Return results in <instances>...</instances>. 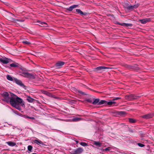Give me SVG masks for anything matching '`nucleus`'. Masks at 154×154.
<instances>
[{
  "mask_svg": "<svg viewBox=\"0 0 154 154\" xmlns=\"http://www.w3.org/2000/svg\"><path fill=\"white\" fill-rule=\"evenodd\" d=\"M10 103L11 105L15 108L17 109L20 110L21 108L19 106L18 104L16 103L15 100L13 98H11L10 100Z\"/></svg>",
  "mask_w": 154,
  "mask_h": 154,
  "instance_id": "obj_1",
  "label": "nucleus"
},
{
  "mask_svg": "<svg viewBox=\"0 0 154 154\" xmlns=\"http://www.w3.org/2000/svg\"><path fill=\"white\" fill-rule=\"evenodd\" d=\"M12 60L8 58L5 57H0V62L4 64H7L8 63L12 62Z\"/></svg>",
  "mask_w": 154,
  "mask_h": 154,
  "instance_id": "obj_2",
  "label": "nucleus"
},
{
  "mask_svg": "<svg viewBox=\"0 0 154 154\" xmlns=\"http://www.w3.org/2000/svg\"><path fill=\"white\" fill-rule=\"evenodd\" d=\"M22 75L24 77L29 79H33L35 78L34 74L29 73L28 72H23L22 73Z\"/></svg>",
  "mask_w": 154,
  "mask_h": 154,
  "instance_id": "obj_3",
  "label": "nucleus"
},
{
  "mask_svg": "<svg viewBox=\"0 0 154 154\" xmlns=\"http://www.w3.org/2000/svg\"><path fill=\"white\" fill-rule=\"evenodd\" d=\"M139 97L133 95H131L129 96H127L125 97L126 99L129 100H132L133 99H137Z\"/></svg>",
  "mask_w": 154,
  "mask_h": 154,
  "instance_id": "obj_4",
  "label": "nucleus"
},
{
  "mask_svg": "<svg viewBox=\"0 0 154 154\" xmlns=\"http://www.w3.org/2000/svg\"><path fill=\"white\" fill-rule=\"evenodd\" d=\"M83 151V149L81 148H79L75 150L72 152V154H80Z\"/></svg>",
  "mask_w": 154,
  "mask_h": 154,
  "instance_id": "obj_5",
  "label": "nucleus"
},
{
  "mask_svg": "<svg viewBox=\"0 0 154 154\" xmlns=\"http://www.w3.org/2000/svg\"><path fill=\"white\" fill-rule=\"evenodd\" d=\"M2 96L5 99V101L8 102L9 100V95L7 92H5L2 94Z\"/></svg>",
  "mask_w": 154,
  "mask_h": 154,
  "instance_id": "obj_6",
  "label": "nucleus"
},
{
  "mask_svg": "<svg viewBox=\"0 0 154 154\" xmlns=\"http://www.w3.org/2000/svg\"><path fill=\"white\" fill-rule=\"evenodd\" d=\"M13 96L14 97H12L15 100L16 102H18V103H21L22 102V100L20 98L18 97L16 95L13 94Z\"/></svg>",
  "mask_w": 154,
  "mask_h": 154,
  "instance_id": "obj_7",
  "label": "nucleus"
},
{
  "mask_svg": "<svg viewBox=\"0 0 154 154\" xmlns=\"http://www.w3.org/2000/svg\"><path fill=\"white\" fill-rule=\"evenodd\" d=\"M14 81L16 83L20 86L22 87L23 88L25 87V86L24 84L22 83V82L17 79H14Z\"/></svg>",
  "mask_w": 154,
  "mask_h": 154,
  "instance_id": "obj_8",
  "label": "nucleus"
},
{
  "mask_svg": "<svg viewBox=\"0 0 154 154\" xmlns=\"http://www.w3.org/2000/svg\"><path fill=\"white\" fill-rule=\"evenodd\" d=\"M139 6V5L138 4H136L134 5L128 6L127 7H126V8H127L128 10H130L134 8H137Z\"/></svg>",
  "mask_w": 154,
  "mask_h": 154,
  "instance_id": "obj_9",
  "label": "nucleus"
},
{
  "mask_svg": "<svg viewBox=\"0 0 154 154\" xmlns=\"http://www.w3.org/2000/svg\"><path fill=\"white\" fill-rule=\"evenodd\" d=\"M111 68L106 67L104 66H99L95 69V70L97 72H100L101 70L106 69H110Z\"/></svg>",
  "mask_w": 154,
  "mask_h": 154,
  "instance_id": "obj_10",
  "label": "nucleus"
},
{
  "mask_svg": "<svg viewBox=\"0 0 154 154\" xmlns=\"http://www.w3.org/2000/svg\"><path fill=\"white\" fill-rule=\"evenodd\" d=\"M64 63V62L59 61L56 64V66L57 68H60L63 65Z\"/></svg>",
  "mask_w": 154,
  "mask_h": 154,
  "instance_id": "obj_11",
  "label": "nucleus"
},
{
  "mask_svg": "<svg viewBox=\"0 0 154 154\" xmlns=\"http://www.w3.org/2000/svg\"><path fill=\"white\" fill-rule=\"evenodd\" d=\"M139 21L143 24L146 23L147 22L150 21V19L149 18H146L140 20Z\"/></svg>",
  "mask_w": 154,
  "mask_h": 154,
  "instance_id": "obj_12",
  "label": "nucleus"
},
{
  "mask_svg": "<svg viewBox=\"0 0 154 154\" xmlns=\"http://www.w3.org/2000/svg\"><path fill=\"white\" fill-rule=\"evenodd\" d=\"M78 6V5H74L70 7L69 8H68L67 9L69 11H71L74 8L77 7Z\"/></svg>",
  "mask_w": 154,
  "mask_h": 154,
  "instance_id": "obj_13",
  "label": "nucleus"
},
{
  "mask_svg": "<svg viewBox=\"0 0 154 154\" xmlns=\"http://www.w3.org/2000/svg\"><path fill=\"white\" fill-rule=\"evenodd\" d=\"M94 144L97 146L98 148L101 147L102 145V143L99 142L94 141Z\"/></svg>",
  "mask_w": 154,
  "mask_h": 154,
  "instance_id": "obj_14",
  "label": "nucleus"
},
{
  "mask_svg": "<svg viewBox=\"0 0 154 154\" xmlns=\"http://www.w3.org/2000/svg\"><path fill=\"white\" fill-rule=\"evenodd\" d=\"M34 142L35 143H36L38 145H44V144L42 142V141L38 140H34Z\"/></svg>",
  "mask_w": 154,
  "mask_h": 154,
  "instance_id": "obj_15",
  "label": "nucleus"
},
{
  "mask_svg": "<svg viewBox=\"0 0 154 154\" xmlns=\"http://www.w3.org/2000/svg\"><path fill=\"white\" fill-rule=\"evenodd\" d=\"M39 26L43 27H47L48 26L47 23L45 22H39V24H38Z\"/></svg>",
  "mask_w": 154,
  "mask_h": 154,
  "instance_id": "obj_16",
  "label": "nucleus"
},
{
  "mask_svg": "<svg viewBox=\"0 0 154 154\" xmlns=\"http://www.w3.org/2000/svg\"><path fill=\"white\" fill-rule=\"evenodd\" d=\"M7 143L9 146H14L16 145V143L14 142L9 141L7 142Z\"/></svg>",
  "mask_w": 154,
  "mask_h": 154,
  "instance_id": "obj_17",
  "label": "nucleus"
},
{
  "mask_svg": "<svg viewBox=\"0 0 154 154\" xmlns=\"http://www.w3.org/2000/svg\"><path fill=\"white\" fill-rule=\"evenodd\" d=\"M153 115L151 114H148L143 116V117L145 119H148L152 117Z\"/></svg>",
  "mask_w": 154,
  "mask_h": 154,
  "instance_id": "obj_18",
  "label": "nucleus"
},
{
  "mask_svg": "<svg viewBox=\"0 0 154 154\" xmlns=\"http://www.w3.org/2000/svg\"><path fill=\"white\" fill-rule=\"evenodd\" d=\"M10 66L12 67H18L19 64L15 62L14 63L10 64Z\"/></svg>",
  "mask_w": 154,
  "mask_h": 154,
  "instance_id": "obj_19",
  "label": "nucleus"
},
{
  "mask_svg": "<svg viewBox=\"0 0 154 154\" xmlns=\"http://www.w3.org/2000/svg\"><path fill=\"white\" fill-rule=\"evenodd\" d=\"M107 103V101L104 100H101L100 101H99V103H98V105H100L103 104H106Z\"/></svg>",
  "mask_w": 154,
  "mask_h": 154,
  "instance_id": "obj_20",
  "label": "nucleus"
},
{
  "mask_svg": "<svg viewBox=\"0 0 154 154\" xmlns=\"http://www.w3.org/2000/svg\"><path fill=\"white\" fill-rule=\"evenodd\" d=\"M76 11L79 14L81 15H85V13H84L80 9H76Z\"/></svg>",
  "mask_w": 154,
  "mask_h": 154,
  "instance_id": "obj_21",
  "label": "nucleus"
},
{
  "mask_svg": "<svg viewBox=\"0 0 154 154\" xmlns=\"http://www.w3.org/2000/svg\"><path fill=\"white\" fill-rule=\"evenodd\" d=\"M99 99H95L94 101L92 102V104L94 105L98 104L99 103Z\"/></svg>",
  "mask_w": 154,
  "mask_h": 154,
  "instance_id": "obj_22",
  "label": "nucleus"
},
{
  "mask_svg": "<svg viewBox=\"0 0 154 154\" xmlns=\"http://www.w3.org/2000/svg\"><path fill=\"white\" fill-rule=\"evenodd\" d=\"M82 120V118H80L75 117L72 119V121H78Z\"/></svg>",
  "mask_w": 154,
  "mask_h": 154,
  "instance_id": "obj_23",
  "label": "nucleus"
},
{
  "mask_svg": "<svg viewBox=\"0 0 154 154\" xmlns=\"http://www.w3.org/2000/svg\"><path fill=\"white\" fill-rule=\"evenodd\" d=\"M116 103V102L114 101H110L109 102H107L106 104L108 105H111L113 104H115Z\"/></svg>",
  "mask_w": 154,
  "mask_h": 154,
  "instance_id": "obj_24",
  "label": "nucleus"
},
{
  "mask_svg": "<svg viewBox=\"0 0 154 154\" xmlns=\"http://www.w3.org/2000/svg\"><path fill=\"white\" fill-rule=\"evenodd\" d=\"M121 25L124 26H132V24L131 23H123L121 24Z\"/></svg>",
  "mask_w": 154,
  "mask_h": 154,
  "instance_id": "obj_25",
  "label": "nucleus"
},
{
  "mask_svg": "<svg viewBox=\"0 0 154 154\" xmlns=\"http://www.w3.org/2000/svg\"><path fill=\"white\" fill-rule=\"evenodd\" d=\"M22 43L26 45H29L31 44V42L26 40H24L22 42Z\"/></svg>",
  "mask_w": 154,
  "mask_h": 154,
  "instance_id": "obj_26",
  "label": "nucleus"
},
{
  "mask_svg": "<svg viewBox=\"0 0 154 154\" xmlns=\"http://www.w3.org/2000/svg\"><path fill=\"white\" fill-rule=\"evenodd\" d=\"M27 100L30 103L32 102L34 100V99L30 97H28L27 98Z\"/></svg>",
  "mask_w": 154,
  "mask_h": 154,
  "instance_id": "obj_27",
  "label": "nucleus"
},
{
  "mask_svg": "<svg viewBox=\"0 0 154 154\" xmlns=\"http://www.w3.org/2000/svg\"><path fill=\"white\" fill-rule=\"evenodd\" d=\"M7 78L8 80L10 81H12L13 80V78L11 76H10L9 75H7Z\"/></svg>",
  "mask_w": 154,
  "mask_h": 154,
  "instance_id": "obj_28",
  "label": "nucleus"
},
{
  "mask_svg": "<svg viewBox=\"0 0 154 154\" xmlns=\"http://www.w3.org/2000/svg\"><path fill=\"white\" fill-rule=\"evenodd\" d=\"M80 144L83 146H88V144L85 142H81L80 143Z\"/></svg>",
  "mask_w": 154,
  "mask_h": 154,
  "instance_id": "obj_29",
  "label": "nucleus"
},
{
  "mask_svg": "<svg viewBox=\"0 0 154 154\" xmlns=\"http://www.w3.org/2000/svg\"><path fill=\"white\" fill-rule=\"evenodd\" d=\"M32 148V146L31 145H29L28 146V150L30 151H31Z\"/></svg>",
  "mask_w": 154,
  "mask_h": 154,
  "instance_id": "obj_30",
  "label": "nucleus"
},
{
  "mask_svg": "<svg viewBox=\"0 0 154 154\" xmlns=\"http://www.w3.org/2000/svg\"><path fill=\"white\" fill-rule=\"evenodd\" d=\"M111 147H108L106 148L105 149H103V151H104V150H105V151H110V150H111Z\"/></svg>",
  "mask_w": 154,
  "mask_h": 154,
  "instance_id": "obj_31",
  "label": "nucleus"
},
{
  "mask_svg": "<svg viewBox=\"0 0 154 154\" xmlns=\"http://www.w3.org/2000/svg\"><path fill=\"white\" fill-rule=\"evenodd\" d=\"M129 121L131 123H134L135 122V120L133 119H129Z\"/></svg>",
  "mask_w": 154,
  "mask_h": 154,
  "instance_id": "obj_32",
  "label": "nucleus"
},
{
  "mask_svg": "<svg viewBox=\"0 0 154 154\" xmlns=\"http://www.w3.org/2000/svg\"><path fill=\"white\" fill-rule=\"evenodd\" d=\"M138 145L139 146H140L141 147H143L144 146V145L143 144H142L141 143H138Z\"/></svg>",
  "mask_w": 154,
  "mask_h": 154,
  "instance_id": "obj_33",
  "label": "nucleus"
},
{
  "mask_svg": "<svg viewBox=\"0 0 154 154\" xmlns=\"http://www.w3.org/2000/svg\"><path fill=\"white\" fill-rule=\"evenodd\" d=\"M10 20L11 21H14V22H16L17 21H18L19 20H15V19H14V18H12L11 19H10Z\"/></svg>",
  "mask_w": 154,
  "mask_h": 154,
  "instance_id": "obj_34",
  "label": "nucleus"
},
{
  "mask_svg": "<svg viewBox=\"0 0 154 154\" xmlns=\"http://www.w3.org/2000/svg\"><path fill=\"white\" fill-rule=\"evenodd\" d=\"M26 118L29 119H35V118L34 117H29V116H26Z\"/></svg>",
  "mask_w": 154,
  "mask_h": 154,
  "instance_id": "obj_35",
  "label": "nucleus"
},
{
  "mask_svg": "<svg viewBox=\"0 0 154 154\" xmlns=\"http://www.w3.org/2000/svg\"><path fill=\"white\" fill-rule=\"evenodd\" d=\"M20 104H21V105L23 106V107H24L25 106V104L23 102H22L21 103H20Z\"/></svg>",
  "mask_w": 154,
  "mask_h": 154,
  "instance_id": "obj_36",
  "label": "nucleus"
},
{
  "mask_svg": "<svg viewBox=\"0 0 154 154\" xmlns=\"http://www.w3.org/2000/svg\"><path fill=\"white\" fill-rule=\"evenodd\" d=\"M119 99H120V98H119V97H116V98H114L113 100V101L115 100H117Z\"/></svg>",
  "mask_w": 154,
  "mask_h": 154,
  "instance_id": "obj_37",
  "label": "nucleus"
},
{
  "mask_svg": "<svg viewBox=\"0 0 154 154\" xmlns=\"http://www.w3.org/2000/svg\"><path fill=\"white\" fill-rule=\"evenodd\" d=\"M19 115L22 116L23 117L26 118V115H21V114Z\"/></svg>",
  "mask_w": 154,
  "mask_h": 154,
  "instance_id": "obj_38",
  "label": "nucleus"
},
{
  "mask_svg": "<svg viewBox=\"0 0 154 154\" xmlns=\"http://www.w3.org/2000/svg\"><path fill=\"white\" fill-rule=\"evenodd\" d=\"M120 112L121 114H124L125 113V112L123 111Z\"/></svg>",
  "mask_w": 154,
  "mask_h": 154,
  "instance_id": "obj_39",
  "label": "nucleus"
},
{
  "mask_svg": "<svg viewBox=\"0 0 154 154\" xmlns=\"http://www.w3.org/2000/svg\"><path fill=\"white\" fill-rule=\"evenodd\" d=\"M87 101L91 103V101L89 99L87 100Z\"/></svg>",
  "mask_w": 154,
  "mask_h": 154,
  "instance_id": "obj_40",
  "label": "nucleus"
},
{
  "mask_svg": "<svg viewBox=\"0 0 154 154\" xmlns=\"http://www.w3.org/2000/svg\"><path fill=\"white\" fill-rule=\"evenodd\" d=\"M75 142H76V143L77 144V143H78V142H79L78 141H77V140H76V141H75Z\"/></svg>",
  "mask_w": 154,
  "mask_h": 154,
  "instance_id": "obj_41",
  "label": "nucleus"
},
{
  "mask_svg": "<svg viewBox=\"0 0 154 154\" xmlns=\"http://www.w3.org/2000/svg\"><path fill=\"white\" fill-rule=\"evenodd\" d=\"M11 15L12 16H14V14H11Z\"/></svg>",
  "mask_w": 154,
  "mask_h": 154,
  "instance_id": "obj_42",
  "label": "nucleus"
},
{
  "mask_svg": "<svg viewBox=\"0 0 154 154\" xmlns=\"http://www.w3.org/2000/svg\"><path fill=\"white\" fill-rule=\"evenodd\" d=\"M20 21H22V20H20Z\"/></svg>",
  "mask_w": 154,
  "mask_h": 154,
  "instance_id": "obj_43",
  "label": "nucleus"
}]
</instances>
